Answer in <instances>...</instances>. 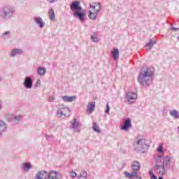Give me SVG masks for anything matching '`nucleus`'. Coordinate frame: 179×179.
Here are the masks:
<instances>
[{
	"label": "nucleus",
	"mask_w": 179,
	"mask_h": 179,
	"mask_svg": "<svg viewBox=\"0 0 179 179\" xmlns=\"http://www.w3.org/2000/svg\"><path fill=\"white\" fill-rule=\"evenodd\" d=\"M152 73H149V69H146L145 71H143V75L139 76L138 80L142 85H149L152 83L153 78H152Z\"/></svg>",
	"instance_id": "obj_1"
},
{
	"label": "nucleus",
	"mask_w": 179,
	"mask_h": 179,
	"mask_svg": "<svg viewBox=\"0 0 179 179\" xmlns=\"http://www.w3.org/2000/svg\"><path fill=\"white\" fill-rule=\"evenodd\" d=\"M54 99H55V98H54L53 96H50V97H49V101H52V100H54Z\"/></svg>",
	"instance_id": "obj_37"
},
{
	"label": "nucleus",
	"mask_w": 179,
	"mask_h": 179,
	"mask_svg": "<svg viewBox=\"0 0 179 179\" xmlns=\"http://www.w3.org/2000/svg\"><path fill=\"white\" fill-rule=\"evenodd\" d=\"M49 19L50 20H55V13H54V10L50 8L48 11Z\"/></svg>",
	"instance_id": "obj_14"
},
{
	"label": "nucleus",
	"mask_w": 179,
	"mask_h": 179,
	"mask_svg": "<svg viewBox=\"0 0 179 179\" xmlns=\"http://www.w3.org/2000/svg\"><path fill=\"white\" fill-rule=\"evenodd\" d=\"M158 152H159V153H163V145H159L157 148Z\"/></svg>",
	"instance_id": "obj_28"
},
{
	"label": "nucleus",
	"mask_w": 179,
	"mask_h": 179,
	"mask_svg": "<svg viewBox=\"0 0 179 179\" xmlns=\"http://www.w3.org/2000/svg\"><path fill=\"white\" fill-rule=\"evenodd\" d=\"M35 22L40 26V27H44V22H43V19L40 17L35 18Z\"/></svg>",
	"instance_id": "obj_16"
},
{
	"label": "nucleus",
	"mask_w": 179,
	"mask_h": 179,
	"mask_svg": "<svg viewBox=\"0 0 179 179\" xmlns=\"http://www.w3.org/2000/svg\"><path fill=\"white\" fill-rule=\"evenodd\" d=\"M149 174H150V176H153L155 173H153V171L152 170H150L149 171Z\"/></svg>",
	"instance_id": "obj_36"
},
{
	"label": "nucleus",
	"mask_w": 179,
	"mask_h": 179,
	"mask_svg": "<svg viewBox=\"0 0 179 179\" xmlns=\"http://www.w3.org/2000/svg\"><path fill=\"white\" fill-rule=\"evenodd\" d=\"M74 15L77 16V17H78L81 22H83V17L85 16V13L78 11L76 12Z\"/></svg>",
	"instance_id": "obj_18"
},
{
	"label": "nucleus",
	"mask_w": 179,
	"mask_h": 179,
	"mask_svg": "<svg viewBox=\"0 0 179 179\" xmlns=\"http://www.w3.org/2000/svg\"><path fill=\"white\" fill-rule=\"evenodd\" d=\"M50 3H54V2H57V0H47Z\"/></svg>",
	"instance_id": "obj_34"
},
{
	"label": "nucleus",
	"mask_w": 179,
	"mask_h": 179,
	"mask_svg": "<svg viewBox=\"0 0 179 179\" xmlns=\"http://www.w3.org/2000/svg\"><path fill=\"white\" fill-rule=\"evenodd\" d=\"M131 168L133 170L131 173L124 172V175L127 178L134 179V177H138V173H136V171H139V170L141 169V163L136 161L133 162L131 163Z\"/></svg>",
	"instance_id": "obj_2"
},
{
	"label": "nucleus",
	"mask_w": 179,
	"mask_h": 179,
	"mask_svg": "<svg viewBox=\"0 0 179 179\" xmlns=\"http://www.w3.org/2000/svg\"><path fill=\"white\" fill-rule=\"evenodd\" d=\"M158 179H163V178H162V177H159Z\"/></svg>",
	"instance_id": "obj_40"
},
{
	"label": "nucleus",
	"mask_w": 179,
	"mask_h": 179,
	"mask_svg": "<svg viewBox=\"0 0 179 179\" xmlns=\"http://www.w3.org/2000/svg\"><path fill=\"white\" fill-rule=\"evenodd\" d=\"M154 169H155V170H158L159 176H164V174H166V169L164 168V165H155Z\"/></svg>",
	"instance_id": "obj_4"
},
{
	"label": "nucleus",
	"mask_w": 179,
	"mask_h": 179,
	"mask_svg": "<svg viewBox=\"0 0 179 179\" xmlns=\"http://www.w3.org/2000/svg\"><path fill=\"white\" fill-rule=\"evenodd\" d=\"M136 99H138V95L135 93L129 92L127 96V100L130 101V103H132V101L136 100Z\"/></svg>",
	"instance_id": "obj_11"
},
{
	"label": "nucleus",
	"mask_w": 179,
	"mask_h": 179,
	"mask_svg": "<svg viewBox=\"0 0 179 179\" xmlns=\"http://www.w3.org/2000/svg\"><path fill=\"white\" fill-rule=\"evenodd\" d=\"M91 39L92 40V41H94V43H97V41H99V38H97V35H96L95 34L91 36Z\"/></svg>",
	"instance_id": "obj_27"
},
{
	"label": "nucleus",
	"mask_w": 179,
	"mask_h": 179,
	"mask_svg": "<svg viewBox=\"0 0 179 179\" xmlns=\"http://www.w3.org/2000/svg\"><path fill=\"white\" fill-rule=\"evenodd\" d=\"M145 139H143V138L138 139L136 141V144L138 145L139 146H143V145H145Z\"/></svg>",
	"instance_id": "obj_22"
},
{
	"label": "nucleus",
	"mask_w": 179,
	"mask_h": 179,
	"mask_svg": "<svg viewBox=\"0 0 179 179\" xmlns=\"http://www.w3.org/2000/svg\"><path fill=\"white\" fill-rule=\"evenodd\" d=\"M132 127L131 124V119H127L125 120L123 126H122L121 129L122 131H128Z\"/></svg>",
	"instance_id": "obj_5"
},
{
	"label": "nucleus",
	"mask_w": 179,
	"mask_h": 179,
	"mask_svg": "<svg viewBox=\"0 0 179 179\" xmlns=\"http://www.w3.org/2000/svg\"><path fill=\"white\" fill-rule=\"evenodd\" d=\"M106 113H107L108 114L110 113V106H108V103L106 104Z\"/></svg>",
	"instance_id": "obj_29"
},
{
	"label": "nucleus",
	"mask_w": 179,
	"mask_h": 179,
	"mask_svg": "<svg viewBox=\"0 0 179 179\" xmlns=\"http://www.w3.org/2000/svg\"><path fill=\"white\" fill-rule=\"evenodd\" d=\"M169 163H170V157H166L165 158H164L163 159V166H167L169 164Z\"/></svg>",
	"instance_id": "obj_24"
},
{
	"label": "nucleus",
	"mask_w": 179,
	"mask_h": 179,
	"mask_svg": "<svg viewBox=\"0 0 179 179\" xmlns=\"http://www.w3.org/2000/svg\"><path fill=\"white\" fill-rule=\"evenodd\" d=\"M70 176H71V177L75 178V177H76L77 174L76 172L71 171Z\"/></svg>",
	"instance_id": "obj_30"
},
{
	"label": "nucleus",
	"mask_w": 179,
	"mask_h": 179,
	"mask_svg": "<svg viewBox=\"0 0 179 179\" xmlns=\"http://www.w3.org/2000/svg\"><path fill=\"white\" fill-rule=\"evenodd\" d=\"M46 70L45 68L39 67L38 69V73L40 75V76H43L45 74Z\"/></svg>",
	"instance_id": "obj_20"
},
{
	"label": "nucleus",
	"mask_w": 179,
	"mask_h": 179,
	"mask_svg": "<svg viewBox=\"0 0 179 179\" xmlns=\"http://www.w3.org/2000/svg\"><path fill=\"white\" fill-rule=\"evenodd\" d=\"M80 2L79 1H74L71 5V10H82V8L80 7Z\"/></svg>",
	"instance_id": "obj_8"
},
{
	"label": "nucleus",
	"mask_w": 179,
	"mask_h": 179,
	"mask_svg": "<svg viewBox=\"0 0 179 179\" xmlns=\"http://www.w3.org/2000/svg\"><path fill=\"white\" fill-rule=\"evenodd\" d=\"M49 179H58L59 178V173L57 171H52L48 174Z\"/></svg>",
	"instance_id": "obj_9"
},
{
	"label": "nucleus",
	"mask_w": 179,
	"mask_h": 179,
	"mask_svg": "<svg viewBox=\"0 0 179 179\" xmlns=\"http://www.w3.org/2000/svg\"><path fill=\"white\" fill-rule=\"evenodd\" d=\"M150 178L151 179H157V177H156V176H155V174H154V175L150 176Z\"/></svg>",
	"instance_id": "obj_35"
},
{
	"label": "nucleus",
	"mask_w": 179,
	"mask_h": 179,
	"mask_svg": "<svg viewBox=\"0 0 179 179\" xmlns=\"http://www.w3.org/2000/svg\"><path fill=\"white\" fill-rule=\"evenodd\" d=\"M24 86L27 87V89H31L33 87V81H31V78L30 77H27L24 82Z\"/></svg>",
	"instance_id": "obj_7"
},
{
	"label": "nucleus",
	"mask_w": 179,
	"mask_h": 179,
	"mask_svg": "<svg viewBox=\"0 0 179 179\" xmlns=\"http://www.w3.org/2000/svg\"><path fill=\"white\" fill-rule=\"evenodd\" d=\"M61 114L62 115H64L65 117H66V115H69V109L66 108H64L62 111H61Z\"/></svg>",
	"instance_id": "obj_23"
},
{
	"label": "nucleus",
	"mask_w": 179,
	"mask_h": 179,
	"mask_svg": "<svg viewBox=\"0 0 179 179\" xmlns=\"http://www.w3.org/2000/svg\"><path fill=\"white\" fill-rule=\"evenodd\" d=\"M22 51L20 49H14L10 52L11 57H15V55H19V54H22Z\"/></svg>",
	"instance_id": "obj_15"
},
{
	"label": "nucleus",
	"mask_w": 179,
	"mask_h": 179,
	"mask_svg": "<svg viewBox=\"0 0 179 179\" xmlns=\"http://www.w3.org/2000/svg\"><path fill=\"white\" fill-rule=\"evenodd\" d=\"M22 166L23 170H24V171H29V170H30V169L31 168V165L30 164V163H24Z\"/></svg>",
	"instance_id": "obj_19"
},
{
	"label": "nucleus",
	"mask_w": 179,
	"mask_h": 179,
	"mask_svg": "<svg viewBox=\"0 0 179 179\" xmlns=\"http://www.w3.org/2000/svg\"><path fill=\"white\" fill-rule=\"evenodd\" d=\"M111 54L114 58V59L115 61H117V59L119 58L120 57V51L118 50V49L115 48L113 49V50L111 52Z\"/></svg>",
	"instance_id": "obj_12"
},
{
	"label": "nucleus",
	"mask_w": 179,
	"mask_h": 179,
	"mask_svg": "<svg viewBox=\"0 0 179 179\" xmlns=\"http://www.w3.org/2000/svg\"><path fill=\"white\" fill-rule=\"evenodd\" d=\"M101 10V8L100 7V3H94L92 5L90 6V12L91 13H99L100 10Z\"/></svg>",
	"instance_id": "obj_3"
},
{
	"label": "nucleus",
	"mask_w": 179,
	"mask_h": 179,
	"mask_svg": "<svg viewBox=\"0 0 179 179\" xmlns=\"http://www.w3.org/2000/svg\"><path fill=\"white\" fill-rule=\"evenodd\" d=\"M73 128H78L79 126V122H78V120L76 119L73 120V122H71Z\"/></svg>",
	"instance_id": "obj_26"
},
{
	"label": "nucleus",
	"mask_w": 179,
	"mask_h": 179,
	"mask_svg": "<svg viewBox=\"0 0 179 179\" xmlns=\"http://www.w3.org/2000/svg\"><path fill=\"white\" fill-rule=\"evenodd\" d=\"M95 106H96V102L89 103L87 108V114H92V112L94 111Z\"/></svg>",
	"instance_id": "obj_10"
},
{
	"label": "nucleus",
	"mask_w": 179,
	"mask_h": 179,
	"mask_svg": "<svg viewBox=\"0 0 179 179\" xmlns=\"http://www.w3.org/2000/svg\"><path fill=\"white\" fill-rule=\"evenodd\" d=\"M82 178V175H80L78 177V178Z\"/></svg>",
	"instance_id": "obj_39"
},
{
	"label": "nucleus",
	"mask_w": 179,
	"mask_h": 179,
	"mask_svg": "<svg viewBox=\"0 0 179 179\" xmlns=\"http://www.w3.org/2000/svg\"><path fill=\"white\" fill-rule=\"evenodd\" d=\"M86 177H87V174L86 173V172L84 173V179H86Z\"/></svg>",
	"instance_id": "obj_38"
},
{
	"label": "nucleus",
	"mask_w": 179,
	"mask_h": 179,
	"mask_svg": "<svg viewBox=\"0 0 179 179\" xmlns=\"http://www.w3.org/2000/svg\"><path fill=\"white\" fill-rule=\"evenodd\" d=\"M146 47H148V50H152V48L153 47V45H152L150 43L147 44Z\"/></svg>",
	"instance_id": "obj_31"
},
{
	"label": "nucleus",
	"mask_w": 179,
	"mask_h": 179,
	"mask_svg": "<svg viewBox=\"0 0 179 179\" xmlns=\"http://www.w3.org/2000/svg\"><path fill=\"white\" fill-rule=\"evenodd\" d=\"M149 44L153 45L154 44H156V41H150Z\"/></svg>",
	"instance_id": "obj_33"
},
{
	"label": "nucleus",
	"mask_w": 179,
	"mask_h": 179,
	"mask_svg": "<svg viewBox=\"0 0 179 179\" xmlns=\"http://www.w3.org/2000/svg\"><path fill=\"white\" fill-rule=\"evenodd\" d=\"M1 127L3 130H5V128H6V124H5V123H1Z\"/></svg>",
	"instance_id": "obj_32"
},
{
	"label": "nucleus",
	"mask_w": 179,
	"mask_h": 179,
	"mask_svg": "<svg viewBox=\"0 0 179 179\" xmlns=\"http://www.w3.org/2000/svg\"><path fill=\"white\" fill-rule=\"evenodd\" d=\"M36 177L37 179H47L48 173H47V171H41L36 174Z\"/></svg>",
	"instance_id": "obj_6"
},
{
	"label": "nucleus",
	"mask_w": 179,
	"mask_h": 179,
	"mask_svg": "<svg viewBox=\"0 0 179 179\" xmlns=\"http://www.w3.org/2000/svg\"><path fill=\"white\" fill-rule=\"evenodd\" d=\"M76 99V96H62V100L64 101H68L69 103H71V101H73Z\"/></svg>",
	"instance_id": "obj_13"
},
{
	"label": "nucleus",
	"mask_w": 179,
	"mask_h": 179,
	"mask_svg": "<svg viewBox=\"0 0 179 179\" xmlns=\"http://www.w3.org/2000/svg\"><path fill=\"white\" fill-rule=\"evenodd\" d=\"M92 129L95 132H97L98 134H100V132H101V130L100 129V127H99L97 125V123L96 122L93 123Z\"/></svg>",
	"instance_id": "obj_17"
},
{
	"label": "nucleus",
	"mask_w": 179,
	"mask_h": 179,
	"mask_svg": "<svg viewBox=\"0 0 179 179\" xmlns=\"http://www.w3.org/2000/svg\"><path fill=\"white\" fill-rule=\"evenodd\" d=\"M170 115L174 117V118H179V113L176 110H171L170 112Z\"/></svg>",
	"instance_id": "obj_21"
},
{
	"label": "nucleus",
	"mask_w": 179,
	"mask_h": 179,
	"mask_svg": "<svg viewBox=\"0 0 179 179\" xmlns=\"http://www.w3.org/2000/svg\"><path fill=\"white\" fill-rule=\"evenodd\" d=\"M9 32H6L4 34H8Z\"/></svg>",
	"instance_id": "obj_41"
},
{
	"label": "nucleus",
	"mask_w": 179,
	"mask_h": 179,
	"mask_svg": "<svg viewBox=\"0 0 179 179\" xmlns=\"http://www.w3.org/2000/svg\"><path fill=\"white\" fill-rule=\"evenodd\" d=\"M97 17V13H92V11H90L89 17L90 19L94 20Z\"/></svg>",
	"instance_id": "obj_25"
}]
</instances>
